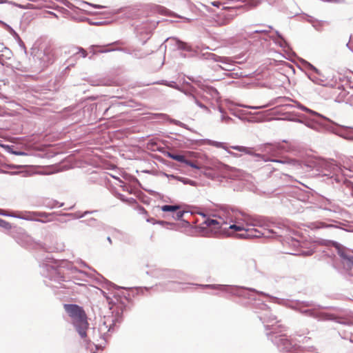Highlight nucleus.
Segmentation results:
<instances>
[{
    "mask_svg": "<svg viewBox=\"0 0 353 353\" xmlns=\"http://www.w3.org/2000/svg\"><path fill=\"white\" fill-rule=\"evenodd\" d=\"M271 39L274 42L275 44L279 46L282 48H285L288 47V43L285 41L284 38H281V39H275L274 37H271Z\"/></svg>",
    "mask_w": 353,
    "mask_h": 353,
    "instance_id": "26",
    "label": "nucleus"
},
{
    "mask_svg": "<svg viewBox=\"0 0 353 353\" xmlns=\"http://www.w3.org/2000/svg\"><path fill=\"white\" fill-rule=\"evenodd\" d=\"M165 48H169L172 50L190 51V47L185 43L176 38H168L165 41Z\"/></svg>",
    "mask_w": 353,
    "mask_h": 353,
    "instance_id": "14",
    "label": "nucleus"
},
{
    "mask_svg": "<svg viewBox=\"0 0 353 353\" xmlns=\"http://www.w3.org/2000/svg\"><path fill=\"white\" fill-rule=\"evenodd\" d=\"M322 1H324V2H332V1H334L335 0H321Z\"/></svg>",
    "mask_w": 353,
    "mask_h": 353,
    "instance_id": "55",
    "label": "nucleus"
},
{
    "mask_svg": "<svg viewBox=\"0 0 353 353\" xmlns=\"http://www.w3.org/2000/svg\"><path fill=\"white\" fill-rule=\"evenodd\" d=\"M296 107H297L299 109H300L304 112H308L312 115H315V116L320 117V118H321L325 121H327L329 122H332V121L330 119H328L327 117H326L322 115L321 114L318 113L312 110L309 109L308 108L304 106L303 105H302L301 103H300L299 102H296Z\"/></svg>",
    "mask_w": 353,
    "mask_h": 353,
    "instance_id": "20",
    "label": "nucleus"
},
{
    "mask_svg": "<svg viewBox=\"0 0 353 353\" xmlns=\"http://www.w3.org/2000/svg\"><path fill=\"white\" fill-rule=\"evenodd\" d=\"M350 100H351V101H352V103H353V95H352V96L350 97Z\"/></svg>",
    "mask_w": 353,
    "mask_h": 353,
    "instance_id": "60",
    "label": "nucleus"
},
{
    "mask_svg": "<svg viewBox=\"0 0 353 353\" xmlns=\"http://www.w3.org/2000/svg\"><path fill=\"white\" fill-rule=\"evenodd\" d=\"M219 110L221 112V120L222 122H225L226 123H230V121H232V118L226 115L224 112V110L222 108H219Z\"/></svg>",
    "mask_w": 353,
    "mask_h": 353,
    "instance_id": "31",
    "label": "nucleus"
},
{
    "mask_svg": "<svg viewBox=\"0 0 353 353\" xmlns=\"http://www.w3.org/2000/svg\"><path fill=\"white\" fill-rule=\"evenodd\" d=\"M247 264L248 266V268L250 270H256V263L255 260L254 259H249L247 261Z\"/></svg>",
    "mask_w": 353,
    "mask_h": 353,
    "instance_id": "33",
    "label": "nucleus"
},
{
    "mask_svg": "<svg viewBox=\"0 0 353 353\" xmlns=\"http://www.w3.org/2000/svg\"><path fill=\"white\" fill-rule=\"evenodd\" d=\"M268 30H256L253 31V33H267Z\"/></svg>",
    "mask_w": 353,
    "mask_h": 353,
    "instance_id": "45",
    "label": "nucleus"
},
{
    "mask_svg": "<svg viewBox=\"0 0 353 353\" xmlns=\"http://www.w3.org/2000/svg\"><path fill=\"white\" fill-rule=\"evenodd\" d=\"M281 148L282 146L280 143H265L261 146V150L262 152H266L272 156H275Z\"/></svg>",
    "mask_w": 353,
    "mask_h": 353,
    "instance_id": "18",
    "label": "nucleus"
},
{
    "mask_svg": "<svg viewBox=\"0 0 353 353\" xmlns=\"http://www.w3.org/2000/svg\"><path fill=\"white\" fill-rule=\"evenodd\" d=\"M214 217H216L217 222H219L218 228H220V232H222L224 234L227 236H230L232 234L229 231L230 229L229 228V226L228 225L225 221L223 219V217L221 216V212L219 210L216 214L213 216Z\"/></svg>",
    "mask_w": 353,
    "mask_h": 353,
    "instance_id": "17",
    "label": "nucleus"
},
{
    "mask_svg": "<svg viewBox=\"0 0 353 353\" xmlns=\"http://www.w3.org/2000/svg\"><path fill=\"white\" fill-rule=\"evenodd\" d=\"M119 198L121 200H122V201H125V197H124V196H123V195H122V194H119Z\"/></svg>",
    "mask_w": 353,
    "mask_h": 353,
    "instance_id": "54",
    "label": "nucleus"
},
{
    "mask_svg": "<svg viewBox=\"0 0 353 353\" xmlns=\"http://www.w3.org/2000/svg\"><path fill=\"white\" fill-rule=\"evenodd\" d=\"M3 52H4L6 54V55H10L11 54L10 50L8 48H4Z\"/></svg>",
    "mask_w": 353,
    "mask_h": 353,
    "instance_id": "49",
    "label": "nucleus"
},
{
    "mask_svg": "<svg viewBox=\"0 0 353 353\" xmlns=\"http://www.w3.org/2000/svg\"><path fill=\"white\" fill-rule=\"evenodd\" d=\"M321 224L322 225V227L325 226V225L323 223H321Z\"/></svg>",
    "mask_w": 353,
    "mask_h": 353,
    "instance_id": "62",
    "label": "nucleus"
},
{
    "mask_svg": "<svg viewBox=\"0 0 353 353\" xmlns=\"http://www.w3.org/2000/svg\"><path fill=\"white\" fill-rule=\"evenodd\" d=\"M190 97L191 98H194V102L199 106L201 108L206 110V111H209V108L204 104H203L200 101H199L197 99V98L193 94H190Z\"/></svg>",
    "mask_w": 353,
    "mask_h": 353,
    "instance_id": "32",
    "label": "nucleus"
},
{
    "mask_svg": "<svg viewBox=\"0 0 353 353\" xmlns=\"http://www.w3.org/2000/svg\"><path fill=\"white\" fill-rule=\"evenodd\" d=\"M301 313L307 317H310L317 321H333L339 323H346L341 321V318L334 314L323 312L322 310H299Z\"/></svg>",
    "mask_w": 353,
    "mask_h": 353,
    "instance_id": "10",
    "label": "nucleus"
},
{
    "mask_svg": "<svg viewBox=\"0 0 353 353\" xmlns=\"http://www.w3.org/2000/svg\"><path fill=\"white\" fill-rule=\"evenodd\" d=\"M12 3V4H13L14 6H17L18 8H23L21 5L16 3L9 2L7 0H0V3Z\"/></svg>",
    "mask_w": 353,
    "mask_h": 353,
    "instance_id": "42",
    "label": "nucleus"
},
{
    "mask_svg": "<svg viewBox=\"0 0 353 353\" xmlns=\"http://www.w3.org/2000/svg\"><path fill=\"white\" fill-rule=\"evenodd\" d=\"M190 99L194 101V98L190 97Z\"/></svg>",
    "mask_w": 353,
    "mask_h": 353,
    "instance_id": "63",
    "label": "nucleus"
},
{
    "mask_svg": "<svg viewBox=\"0 0 353 353\" xmlns=\"http://www.w3.org/2000/svg\"><path fill=\"white\" fill-rule=\"evenodd\" d=\"M6 29L14 36L19 37L16 32L8 24L4 23Z\"/></svg>",
    "mask_w": 353,
    "mask_h": 353,
    "instance_id": "40",
    "label": "nucleus"
},
{
    "mask_svg": "<svg viewBox=\"0 0 353 353\" xmlns=\"http://www.w3.org/2000/svg\"><path fill=\"white\" fill-rule=\"evenodd\" d=\"M306 63H307V68L309 69L314 71L316 74H320V71L316 67H314L313 65H312L311 63H310L308 62H307Z\"/></svg>",
    "mask_w": 353,
    "mask_h": 353,
    "instance_id": "38",
    "label": "nucleus"
},
{
    "mask_svg": "<svg viewBox=\"0 0 353 353\" xmlns=\"http://www.w3.org/2000/svg\"><path fill=\"white\" fill-rule=\"evenodd\" d=\"M203 288L212 289L218 290L221 292L225 293L230 295H241L243 290H248L250 292H255L258 294L263 295L270 298L271 303H276L279 305L290 307L291 309H296V307H315L313 303L309 302H303L299 303L298 301H290L288 299H281L276 296H270V294L265 293L261 291H258L254 288H245L239 285H220V284H212V285H199Z\"/></svg>",
    "mask_w": 353,
    "mask_h": 353,
    "instance_id": "3",
    "label": "nucleus"
},
{
    "mask_svg": "<svg viewBox=\"0 0 353 353\" xmlns=\"http://www.w3.org/2000/svg\"><path fill=\"white\" fill-rule=\"evenodd\" d=\"M66 312L70 318L69 322L73 325L79 336L88 343L87 331L89 323L85 310H66Z\"/></svg>",
    "mask_w": 353,
    "mask_h": 353,
    "instance_id": "8",
    "label": "nucleus"
},
{
    "mask_svg": "<svg viewBox=\"0 0 353 353\" xmlns=\"http://www.w3.org/2000/svg\"><path fill=\"white\" fill-rule=\"evenodd\" d=\"M1 147L4 148L8 152L13 154V152H16V150H14L13 145H1Z\"/></svg>",
    "mask_w": 353,
    "mask_h": 353,
    "instance_id": "39",
    "label": "nucleus"
},
{
    "mask_svg": "<svg viewBox=\"0 0 353 353\" xmlns=\"http://www.w3.org/2000/svg\"><path fill=\"white\" fill-rule=\"evenodd\" d=\"M180 91L183 92L185 95H187L188 97H190V94H191L190 92H187V91H185V90H181H181H180Z\"/></svg>",
    "mask_w": 353,
    "mask_h": 353,
    "instance_id": "53",
    "label": "nucleus"
},
{
    "mask_svg": "<svg viewBox=\"0 0 353 353\" xmlns=\"http://www.w3.org/2000/svg\"><path fill=\"white\" fill-rule=\"evenodd\" d=\"M41 272L43 276L48 278L51 281H54L59 285H57L46 283L47 285L55 288H68L65 284L61 283V281H68L66 280L65 276L66 274H70L72 278H77L79 280H83L82 277L87 275L85 272L79 270L76 267L73 266L70 262L65 260L59 263L55 261L43 263L41 265Z\"/></svg>",
    "mask_w": 353,
    "mask_h": 353,
    "instance_id": "2",
    "label": "nucleus"
},
{
    "mask_svg": "<svg viewBox=\"0 0 353 353\" xmlns=\"http://www.w3.org/2000/svg\"><path fill=\"white\" fill-rule=\"evenodd\" d=\"M275 33H276V39H281V38H283V36L280 34V32L279 31L276 30Z\"/></svg>",
    "mask_w": 353,
    "mask_h": 353,
    "instance_id": "48",
    "label": "nucleus"
},
{
    "mask_svg": "<svg viewBox=\"0 0 353 353\" xmlns=\"http://www.w3.org/2000/svg\"><path fill=\"white\" fill-rule=\"evenodd\" d=\"M81 222L85 223L86 225L91 227H96L100 225V222L94 218H90L86 220H83Z\"/></svg>",
    "mask_w": 353,
    "mask_h": 353,
    "instance_id": "30",
    "label": "nucleus"
},
{
    "mask_svg": "<svg viewBox=\"0 0 353 353\" xmlns=\"http://www.w3.org/2000/svg\"><path fill=\"white\" fill-rule=\"evenodd\" d=\"M337 134L347 140L353 139V128L345 127L340 130Z\"/></svg>",
    "mask_w": 353,
    "mask_h": 353,
    "instance_id": "22",
    "label": "nucleus"
},
{
    "mask_svg": "<svg viewBox=\"0 0 353 353\" xmlns=\"http://www.w3.org/2000/svg\"><path fill=\"white\" fill-rule=\"evenodd\" d=\"M168 157L181 163H185L186 159L184 155L168 152Z\"/></svg>",
    "mask_w": 353,
    "mask_h": 353,
    "instance_id": "25",
    "label": "nucleus"
},
{
    "mask_svg": "<svg viewBox=\"0 0 353 353\" xmlns=\"http://www.w3.org/2000/svg\"><path fill=\"white\" fill-rule=\"evenodd\" d=\"M333 245L342 259L347 279L353 283V255L348 254L345 248L338 243H333Z\"/></svg>",
    "mask_w": 353,
    "mask_h": 353,
    "instance_id": "9",
    "label": "nucleus"
},
{
    "mask_svg": "<svg viewBox=\"0 0 353 353\" xmlns=\"http://www.w3.org/2000/svg\"><path fill=\"white\" fill-rule=\"evenodd\" d=\"M169 179H176L181 182H182L185 185H190L192 186H195L196 183L194 181H192L191 179H189L188 178L182 177V176H174L173 174L167 175Z\"/></svg>",
    "mask_w": 353,
    "mask_h": 353,
    "instance_id": "23",
    "label": "nucleus"
},
{
    "mask_svg": "<svg viewBox=\"0 0 353 353\" xmlns=\"http://www.w3.org/2000/svg\"><path fill=\"white\" fill-rule=\"evenodd\" d=\"M305 125L310 128H314V125L310 123V122H306L305 123Z\"/></svg>",
    "mask_w": 353,
    "mask_h": 353,
    "instance_id": "52",
    "label": "nucleus"
},
{
    "mask_svg": "<svg viewBox=\"0 0 353 353\" xmlns=\"http://www.w3.org/2000/svg\"><path fill=\"white\" fill-rule=\"evenodd\" d=\"M199 214L201 215L204 218V220H203L202 224H204L207 227H209L211 228L220 230V228H218L219 222H217L216 217H214V218L207 217L206 215L203 212H200Z\"/></svg>",
    "mask_w": 353,
    "mask_h": 353,
    "instance_id": "19",
    "label": "nucleus"
},
{
    "mask_svg": "<svg viewBox=\"0 0 353 353\" xmlns=\"http://www.w3.org/2000/svg\"><path fill=\"white\" fill-rule=\"evenodd\" d=\"M63 307H64V309H77V310L83 309L82 307L79 306L78 305H76V304H64Z\"/></svg>",
    "mask_w": 353,
    "mask_h": 353,
    "instance_id": "35",
    "label": "nucleus"
},
{
    "mask_svg": "<svg viewBox=\"0 0 353 353\" xmlns=\"http://www.w3.org/2000/svg\"><path fill=\"white\" fill-rule=\"evenodd\" d=\"M244 221L246 227L237 224L229 226V228L234 231H243V233L237 234L241 239L269 237L270 234L273 233V231L270 229V223L264 217L245 215Z\"/></svg>",
    "mask_w": 353,
    "mask_h": 353,
    "instance_id": "4",
    "label": "nucleus"
},
{
    "mask_svg": "<svg viewBox=\"0 0 353 353\" xmlns=\"http://www.w3.org/2000/svg\"><path fill=\"white\" fill-rule=\"evenodd\" d=\"M97 277L96 279L99 282H103V287H105L108 290L113 291L114 290H120L121 288L116 285L115 284L108 281L106 280L103 276L97 274ZM113 295V299L109 301V304H112V306H110L109 309H112L114 306L116 307V309H125L128 307V303H129V299L127 297L125 292H112Z\"/></svg>",
    "mask_w": 353,
    "mask_h": 353,
    "instance_id": "7",
    "label": "nucleus"
},
{
    "mask_svg": "<svg viewBox=\"0 0 353 353\" xmlns=\"http://www.w3.org/2000/svg\"><path fill=\"white\" fill-rule=\"evenodd\" d=\"M83 266H87L86 264L84 262L81 263Z\"/></svg>",
    "mask_w": 353,
    "mask_h": 353,
    "instance_id": "61",
    "label": "nucleus"
},
{
    "mask_svg": "<svg viewBox=\"0 0 353 353\" xmlns=\"http://www.w3.org/2000/svg\"><path fill=\"white\" fill-rule=\"evenodd\" d=\"M320 309H325V310H327V309H333L332 307H321Z\"/></svg>",
    "mask_w": 353,
    "mask_h": 353,
    "instance_id": "58",
    "label": "nucleus"
},
{
    "mask_svg": "<svg viewBox=\"0 0 353 353\" xmlns=\"http://www.w3.org/2000/svg\"><path fill=\"white\" fill-rule=\"evenodd\" d=\"M180 206L178 205H165L161 207V210L163 212H172V217L176 220H181L184 214L187 212L179 210Z\"/></svg>",
    "mask_w": 353,
    "mask_h": 353,
    "instance_id": "15",
    "label": "nucleus"
},
{
    "mask_svg": "<svg viewBox=\"0 0 353 353\" xmlns=\"http://www.w3.org/2000/svg\"><path fill=\"white\" fill-rule=\"evenodd\" d=\"M258 316L264 325L266 336L280 352L283 353H319L313 347H302L293 344L288 336L285 333L286 327L280 324L275 314L271 310H261Z\"/></svg>",
    "mask_w": 353,
    "mask_h": 353,
    "instance_id": "1",
    "label": "nucleus"
},
{
    "mask_svg": "<svg viewBox=\"0 0 353 353\" xmlns=\"http://www.w3.org/2000/svg\"><path fill=\"white\" fill-rule=\"evenodd\" d=\"M112 50H101L100 52H110Z\"/></svg>",
    "mask_w": 353,
    "mask_h": 353,
    "instance_id": "56",
    "label": "nucleus"
},
{
    "mask_svg": "<svg viewBox=\"0 0 353 353\" xmlns=\"http://www.w3.org/2000/svg\"><path fill=\"white\" fill-rule=\"evenodd\" d=\"M38 215L41 217H47L48 215L45 212H39L38 213Z\"/></svg>",
    "mask_w": 353,
    "mask_h": 353,
    "instance_id": "51",
    "label": "nucleus"
},
{
    "mask_svg": "<svg viewBox=\"0 0 353 353\" xmlns=\"http://www.w3.org/2000/svg\"><path fill=\"white\" fill-rule=\"evenodd\" d=\"M184 163L193 168L198 169V170L200 169L199 166H198L196 163H194V162L190 161L189 160L186 159Z\"/></svg>",
    "mask_w": 353,
    "mask_h": 353,
    "instance_id": "37",
    "label": "nucleus"
},
{
    "mask_svg": "<svg viewBox=\"0 0 353 353\" xmlns=\"http://www.w3.org/2000/svg\"><path fill=\"white\" fill-rule=\"evenodd\" d=\"M157 83L158 84L165 85H167L168 87L174 88L176 90H181V88H179V86L174 81H165V80H162V81H161L159 82H157Z\"/></svg>",
    "mask_w": 353,
    "mask_h": 353,
    "instance_id": "29",
    "label": "nucleus"
},
{
    "mask_svg": "<svg viewBox=\"0 0 353 353\" xmlns=\"http://www.w3.org/2000/svg\"><path fill=\"white\" fill-rule=\"evenodd\" d=\"M310 167L319 172V174L327 176L330 183L338 184L346 183L347 179L344 177L345 174L342 168L338 165L334 160L316 159L310 163Z\"/></svg>",
    "mask_w": 353,
    "mask_h": 353,
    "instance_id": "5",
    "label": "nucleus"
},
{
    "mask_svg": "<svg viewBox=\"0 0 353 353\" xmlns=\"http://www.w3.org/2000/svg\"><path fill=\"white\" fill-rule=\"evenodd\" d=\"M77 52H75V54H81V56L83 57V58H85L86 56H87V52L86 51L82 48H77Z\"/></svg>",
    "mask_w": 353,
    "mask_h": 353,
    "instance_id": "36",
    "label": "nucleus"
},
{
    "mask_svg": "<svg viewBox=\"0 0 353 353\" xmlns=\"http://www.w3.org/2000/svg\"><path fill=\"white\" fill-rule=\"evenodd\" d=\"M147 274H150L152 276L158 278H165L170 279H183V273L179 270H161L155 269L150 272H147Z\"/></svg>",
    "mask_w": 353,
    "mask_h": 353,
    "instance_id": "12",
    "label": "nucleus"
},
{
    "mask_svg": "<svg viewBox=\"0 0 353 353\" xmlns=\"http://www.w3.org/2000/svg\"><path fill=\"white\" fill-rule=\"evenodd\" d=\"M158 223L162 225H172V224L168 223V222H166V221H158Z\"/></svg>",
    "mask_w": 353,
    "mask_h": 353,
    "instance_id": "47",
    "label": "nucleus"
},
{
    "mask_svg": "<svg viewBox=\"0 0 353 353\" xmlns=\"http://www.w3.org/2000/svg\"><path fill=\"white\" fill-rule=\"evenodd\" d=\"M206 59L213 60L216 62H221L225 64H229L231 61L230 59L225 57H219L213 53H209L207 54Z\"/></svg>",
    "mask_w": 353,
    "mask_h": 353,
    "instance_id": "21",
    "label": "nucleus"
},
{
    "mask_svg": "<svg viewBox=\"0 0 353 353\" xmlns=\"http://www.w3.org/2000/svg\"><path fill=\"white\" fill-rule=\"evenodd\" d=\"M212 145L216 148H221L225 150L229 154H230L231 155H233L234 157L238 156L237 154L228 150V148H226L225 143L223 142L212 141Z\"/></svg>",
    "mask_w": 353,
    "mask_h": 353,
    "instance_id": "28",
    "label": "nucleus"
},
{
    "mask_svg": "<svg viewBox=\"0 0 353 353\" xmlns=\"http://www.w3.org/2000/svg\"><path fill=\"white\" fill-rule=\"evenodd\" d=\"M309 78L316 84L325 85L324 82L325 81V80L324 79V77L321 76V72L320 74H316V75H310Z\"/></svg>",
    "mask_w": 353,
    "mask_h": 353,
    "instance_id": "24",
    "label": "nucleus"
},
{
    "mask_svg": "<svg viewBox=\"0 0 353 353\" xmlns=\"http://www.w3.org/2000/svg\"><path fill=\"white\" fill-rule=\"evenodd\" d=\"M0 214L4 215V216H13V217H18V218H20L19 216H14V215H12V214H8L3 213V212H2V210H0Z\"/></svg>",
    "mask_w": 353,
    "mask_h": 353,
    "instance_id": "46",
    "label": "nucleus"
},
{
    "mask_svg": "<svg viewBox=\"0 0 353 353\" xmlns=\"http://www.w3.org/2000/svg\"><path fill=\"white\" fill-rule=\"evenodd\" d=\"M13 154H15L17 156H26V155H27V153L25 152L16 150V152H13Z\"/></svg>",
    "mask_w": 353,
    "mask_h": 353,
    "instance_id": "44",
    "label": "nucleus"
},
{
    "mask_svg": "<svg viewBox=\"0 0 353 353\" xmlns=\"http://www.w3.org/2000/svg\"><path fill=\"white\" fill-rule=\"evenodd\" d=\"M0 227L5 228L6 230H9L11 228V225L8 222L1 219H0Z\"/></svg>",
    "mask_w": 353,
    "mask_h": 353,
    "instance_id": "34",
    "label": "nucleus"
},
{
    "mask_svg": "<svg viewBox=\"0 0 353 353\" xmlns=\"http://www.w3.org/2000/svg\"><path fill=\"white\" fill-rule=\"evenodd\" d=\"M178 284H179L178 283L173 281H171L169 282V285H170V288H172L174 285H178Z\"/></svg>",
    "mask_w": 353,
    "mask_h": 353,
    "instance_id": "50",
    "label": "nucleus"
},
{
    "mask_svg": "<svg viewBox=\"0 0 353 353\" xmlns=\"http://www.w3.org/2000/svg\"><path fill=\"white\" fill-rule=\"evenodd\" d=\"M107 240L109 241L110 243H112V239L110 236L107 238Z\"/></svg>",
    "mask_w": 353,
    "mask_h": 353,
    "instance_id": "57",
    "label": "nucleus"
},
{
    "mask_svg": "<svg viewBox=\"0 0 353 353\" xmlns=\"http://www.w3.org/2000/svg\"><path fill=\"white\" fill-rule=\"evenodd\" d=\"M289 245L292 246L291 250L287 252L286 253L292 254V255H306L310 256L313 254V251L312 250L308 251H299V248L300 247V242L296 239H292L290 241L287 242Z\"/></svg>",
    "mask_w": 353,
    "mask_h": 353,
    "instance_id": "16",
    "label": "nucleus"
},
{
    "mask_svg": "<svg viewBox=\"0 0 353 353\" xmlns=\"http://www.w3.org/2000/svg\"><path fill=\"white\" fill-rule=\"evenodd\" d=\"M96 212L97 211H94V210H93V211H85L83 213H81L80 212H74V213L68 214V215L72 216L74 219H80V218H82V217L85 216L87 214H93V213H94Z\"/></svg>",
    "mask_w": 353,
    "mask_h": 353,
    "instance_id": "27",
    "label": "nucleus"
},
{
    "mask_svg": "<svg viewBox=\"0 0 353 353\" xmlns=\"http://www.w3.org/2000/svg\"><path fill=\"white\" fill-rule=\"evenodd\" d=\"M123 310H108L111 315H105L101 320L99 327V332L101 334V342L95 344L96 350H103L107 343L108 332L113 331L116 323H120L123 321Z\"/></svg>",
    "mask_w": 353,
    "mask_h": 353,
    "instance_id": "6",
    "label": "nucleus"
},
{
    "mask_svg": "<svg viewBox=\"0 0 353 353\" xmlns=\"http://www.w3.org/2000/svg\"><path fill=\"white\" fill-rule=\"evenodd\" d=\"M243 106L247 108H249V109H252V110H259V109H261V108L265 107V106H250V105H243Z\"/></svg>",
    "mask_w": 353,
    "mask_h": 353,
    "instance_id": "43",
    "label": "nucleus"
},
{
    "mask_svg": "<svg viewBox=\"0 0 353 353\" xmlns=\"http://www.w3.org/2000/svg\"><path fill=\"white\" fill-rule=\"evenodd\" d=\"M231 148L232 149L238 150L239 152H244V153H246V154H250V155H253L254 157H259V158H261L265 162L271 161V162H276V163H286V161H283V160L270 159V158H268L264 154H258V153H254V152H252V149L251 148H246V147H244V146L233 145Z\"/></svg>",
    "mask_w": 353,
    "mask_h": 353,
    "instance_id": "13",
    "label": "nucleus"
},
{
    "mask_svg": "<svg viewBox=\"0 0 353 353\" xmlns=\"http://www.w3.org/2000/svg\"><path fill=\"white\" fill-rule=\"evenodd\" d=\"M64 250V245L63 243H59L57 247L54 248V250L56 252H61Z\"/></svg>",
    "mask_w": 353,
    "mask_h": 353,
    "instance_id": "41",
    "label": "nucleus"
},
{
    "mask_svg": "<svg viewBox=\"0 0 353 353\" xmlns=\"http://www.w3.org/2000/svg\"><path fill=\"white\" fill-rule=\"evenodd\" d=\"M219 210L221 212V216L223 217V219L228 226L235 224V223L237 222L239 215L241 214V212L237 209L228 205H221ZM242 215H243V214H242Z\"/></svg>",
    "mask_w": 353,
    "mask_h": 353,
    "instance_id": "11",
    "label": "nucleus"
},
{
    "mask_svg": "<svg viewBox=\"0 0 353 353\" xmlns=\"http://www.w3.org/2000/svg\"><path fill=\"white\" fill-rule=\"evenodd\" d=\"M342 169L343 170V172H344V174H345L344 177L345 178L346 174L345 173V170H347V168H345V170L343 168H342Z\"/></svg>",
    "mask_w": 353,
    "mask_h": 353,
    "instance_id": "59",
    "label": "nucleus"
}]
</instances>
